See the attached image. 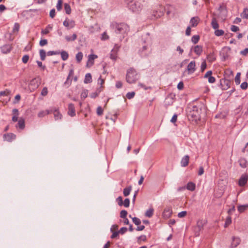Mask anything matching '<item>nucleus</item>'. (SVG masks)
I'll return each mask as SVG.
<instances>
[{"mask_svg":"<svg viewBox=\"0 0 248 248\" xmlns=\"http://www.w3.org/2000/svg\"><path fill=\"white\" fill-rule=\"evenodd\" d=\"M110 27L116 33L122 34L124 37L129 30L128 25L124 23L113 22L111 23Z\"/></svg>","mask_w":248,"mask_h":248,"instance_id":"obj_1","label":"nucleus"},{"mask_svg":"<svg viewBox=\"0 0 248 248\" xmlns=\"http://www.w3.org/2000/svg\"><path fill=\"white\" fill-rule=\"evenodd\" d=\"M139 78V76L134 68H130L127 70L126 80L128 83L132 84L135 83Z\"/></svg>","mask_w":248,"mask_h":248,"instance_id":"obj_2","label":"nucleus"},{"mask_svg":"<svg viewBox=\"0 0 248 248\" xmlns=\"http://www.w3.org/2000/svg\"><path fill=\"white\" fill-rule=\"evenodd\" d=\"M129 8L134 12H139L142 9V5L138 2L134 0H125Z\"/></svg>","mask_w":248,"mask_h":248,"instance_id":"obj_3","label":"nucleus"},{"mask_svg":"<svg viewBox=\"0 0 248 248\" xmlns=\"http://www.w3.org/2000/svg\"><path fill=\"white\" fill-rule=\"evenodd\" d=\"M201 110L196 106H193L192 109L189 112L188 117L192 118V121H197L200 118Z\"/></svg>","mask_w":248,"mask_h":248,"instance_id":"obj_4","label":"nucleus"},{"mask_svg":"<svg viewBox=\"0 0 248 248\" xmlns=\"http://www.w3.org/2000/svg\"><path fill=\"white\" fill-rule=\"evenodd\" d=\"M165 11L166 9L164 6L159 5L153 10L152 16L155 18H159L164 15Z\"/></svg>","mask_w":248,"mask_h":248,"instance_id":"obj_5","label":"nucleus"},{"mask_svg":"<svg viewBox=\"0 0 248 248\" xmlns=\"http://www.w3.org/2000/svg\"><path fill=\"white\" fill-rule=\"evenodd\" d=\"M40 83L41 79L39 77L34 78L31 80L29 84V88L31 90L33 91L39 86Z\"/></svg>","mask_w":248,"mask_h":248,"instance_id":"obj_6","label":"nucleus"},{"mask_svg":"<svg viewBox=\"0 0 248 248\" xmlns=\"http://www.w3.org/2000/svg\"><path fill=\"white\" fill-rule=\"evenodd\" d=\"M120 46L118 45H115L111 51L110 58L113 61H116L118 58V52L119 50Z\"/></svg>","mask_w":248,"mask_h":248,"instance_id":"obj_7","label":"nucleus"},{"mask_svg":"<svg viewBox=\"0 0 248 248\" xmlns=\"http://www.w3.org/2000/svg\"><path fill=\"white\" fill-rule=\"evenodd\" d=\"M205 223L202 220H198L197 225L194 228L195 235L196 236H199L200 232L203 229Z\"/></svg>","mask_w":248,"mask_h":248,"instance_id":"obj_8","label":"nucleus"},{"mask_svg":"<svg viewBox=\"0 0 248 248\" xmlns=\"http://www.w3.org/2000/svg\"><path fill=\"white\" fill-rule=\"evenodd\" d=\"M151 52V49L147 45H144L142 46L141 49H140L139 53L142 56H146Z\"/></svg>","mask_w":248,"mask_h":248,"instance_id":"obj_9","label":"nucleus"},{"mask_svg":"<svg viewBox=\"0 0 248 248\" xmlns=\"http://www.w3.org/2000/svg\"><path fill=\"white\" fill-rule=\"evenodd\" d=\"M3 137L4 141L11 142L12 141L16 139V136L13 133H8L4 134Z\"/></svg>","mask_w":248,"mask_h":248,"instance_id":"obj_10","label":"nucleus"},{"mask_svg":"<svg viewBox=\"0 0 248 248\" xmlns=\"http://www.w3.org/2000/svg\"><path fill=\"white\" fill-rule=\"evenodd\" d=\"M63 25L66 27L67 29H70L74 27L75 23L73 20L66 19L63 21Z\"/></svg>","mask_w":248,"mask_h":248,"instance_id":"obj_11","label":"nucleus"},{"mask_svg":"<svg viewBox=\"0 0 248 248\" xmlns=\"http://www.w3.org/2000/svg\"><path fill=\"white\" fill-rule=\"evenodd\" d=\"M196 63L195 61H191L187 66V70L189 74L193 73L196 70Z\"/></svg>","mask_w":248,"mask_h":248,"instance_id":"obj_12","label":"nucleus"},{"mask_svg":"<svg viewBox=\"0 0 248 248\" xmlns=\"http://www.w3.org/2000/svg\"><path fill=\"white\" fill-rule=\"evenodd\" d=\"M68 114L70 116L73 117L76 115L75 108L73 104H69L68 108Z\"/></svg>","mask_w":248,"mask_h":248,"instance_id":"obj_13","label":"nucleus"},{"mask_svg":"<svg viewBox=\"0 0 248 248\" xmlns=\"http://www.w3.org/2000/svg\"><path fill=\"white\" fill-rule=\"evenodd\" d=\"M248 180V176L246 175H242L239 180V185L240 186H245Z\"/></svg>","mask_w":248,"mask_h":248,"instance_id":"obj_14","label":"nucleus"},{"mask_svg":"<svg viewBox=\"0 0 248 248\" xmlns=\"http://www.w3.org/2000/svg\"><path fill=\"white\" fill-rule=\"evenodd\" d=\"M240 239L238 237H233L232 238V241L231 244L232 248H236L240 243Z\"/></svg>","mask_w":248,"mask_h":248,"instance_id":"obj_15","label":"nucleus"},{"mask_svg":"<svg viewBox=\"0 0 248 248\" xmlns=\"http://www.w3.org/2000/svg\"><path fill=\"white\" fill-rule=\"evenodd\" d=\"M52 112V109L48 110L46 109L45 110H41L38 113V116L39 118L43 117Z\"/></svg>","mask_w":248,"mask_h":248,"instance_id":"obj_16","label":"nucleus"},{"mask_svg":"<svg viewBox=\"0 0 248 248\" xmlns=\"http://www.w3.org/2000/svg\"><path fill=\"white\" fill-rule=\"evenodd\" d=\"M193 51L198 56H200L202 52V46L197 45L193 47Z\"/></svg>","mask_w":248,"mask_h":248,"instance_id":"obj_17","label":"nucleus"},{"mask_svg":"<svg viewBox=\"0 0 248 248\" xmlns=\"http://www.w3.org/2000/svg\"><path fill=\"white\" fill-rule=\"evenodd\" d=\"M189 160L188 155H185L181 160V164L182 167H186L188 165Z\"/></svg>","mask_w":248,"mask_h":248,"instance_id":"obj_18","label":"nucleus"},{"mask_svg":"<svg viewBox=\"0 0 248 248\" xmlns=\"http://www.w3.org/2000/svg\"><path fill=\"white\" fill-rule=\"evenodd\" d=\"M13 116L12 117V121L14 122L17 121L18 116L19 115L18 110L16 108H14L12 110Z\"/></svg>","mask_w":248,"mask_h":248,"instance_id":"obj_19","label":"nucleus"},{"mask_svg":"<svg viewBox=\"0 0 248 248\" xmlns=\"http://www.w3.org/2000/svg\"><path fill=\"white\" fill-rule=\"evenodd\" d=\"M12 47L10 45H6L1 47V51L3 53L6 54L11 50Z\"/></svg>","mask_w":248,"mask_h":248,"instance_id":"obj_20","label":"nucleus"},{"mask_svg":"<svg viewBox=\"0 0 248 248\" xmlns=\"http://www.w3.org/2000/svg\"><path fill=\"white\" fill-rule=\"evenodd\" d=\"M172 211L170 209H165L163 213V217L164 218H168L170 217L171 215Z\"/></svg>","mask_w":248,"mask_h":248,"instance_id":"obj_21","label":"nucleus"},{"mask_svg":"<svg viewBox=\"0 0 248 248\" xmlns=\"http://www.w3.org/2000/svg\"><path fill=\"white\" fill-rule=\"evenodd\" d=\"M104 79L100 77L98 79V84L100 85V88L97 90V91H98V93H100L102 91L103 88H104L103 85L104 84Z\"/></svg>","mask_w":248,"mask_h":248,"instance_id":"obj_22","label":"nucleus"},{"mask_svg":"<svg viewBox=\"0 0 248 248\" xmlns=\"http://www.w3.org/2000/svg\"><path fill=\"white\" fill-rule=\"evenodd\" d=\"M92 82V75L90 73H87L85 75L84 82L86 84L90 83Z\"/></svg>","mask_w":248,"mask_h":248,"instance_id":"obj_23","label":"nucleus"},{"mask_svg":"<svg viewBox=\"0 0 248 248\" xmlns=\"http://www.w3.org/2000/svg\"><path fill=\"white\" fill-rule=\"evenodd\" d=\"M16 127H19L21 129H23L25 127V121L22 118H20L18 121V123L16 125Z\"/></svg>","mask_w":248,"mask_h":248,"instance_id":"obj_24","label":"nucleus"},{"mask_svg":"<svg viewBox=\"0 0 248 248\" xmlns=\"http://www.w3.org/2000/svg\"><path fill=\"white\" fill-rule=\"evenodd\" d=\"M239 163L240 166L243 168H246L248 165L247 161L244 158H240L239 160Z\"/></svg>","mask_w":248,"mask_h":248,"instance_id":"obj_25","label":"nucleus"},{"mask_svg":"<svg viewBox=\"0 0 248 248\" xmlns=\"http://www.w3.org/2000/svg\"><path fill=\"white\" fill-rule=\"evenodd\" d=\"M199 18L197 17H192L190 20V24L192 27H196L199 23Z\"/></svg>","mask_w":248,"mask_h":248,"instance_id":"obj_26","label":"nucleus"},{"mask_svg":"<svg viewBox=\"0 0 248 248\" xmlns=\"http://www.w3.org/2000/svg\"><path fill=\"white\" fill-rule=\"evenodd\" d=\"M55 120H57L62 118V115L57 109L52 110Z\"/></svg>","mask_w":248,"mask_h":248,"instance_id":"obj_27","label":"nucleus"},{"mask_svg":"<svg viewBox=\"0 0 248 248\" xmlns=\"http://www.w3.org/2000/svg\"><path fill=\"white\" fill-rule=\"evenodd\" d=\"M132 189V186H128L125 188H124L123 191V193L124 196L126 197L128 196L130 193V191Z\"/></svg>","mask_w":248,"mask_h":248,"instance_id":"obj_28","label":"nucleus"},{"mask_svg":"<svg viewBox=\"0 0 248 248\" xmlns=\"http://www.w3.org/2000/svg\"><path fill=\"white\" fill-rule=\"evenodd\" d=\"M77 38V35L76 33H74L72 36H66L65 38L67 42L74 41Z\"/></svg>","mask_w":248,"mask_h":248,"instance_id":"obj_29","label":"nucleus"},{"mask_svg":"<svg viewBox=\"0 0 248 248\" xmlns=\"http://www.w3.org/2000/svg\"><path fill=\"white\" fill-rule=\"evenodd\" d=\"M248 208V204L240 205L238 206V210L240 213H242Z\"/></svg>","mask_w":248,"mask_h":248,"instance_id":"obj_30","label":"nucleus"},{"mask_svg":"<svg viewBox=\"0 0 248 248\" xmlns=\"http://www.w3.org/2000/svg\"><path fill=\"white\" fill-rule=\"evenodd\" d=\"M211 25L213 29L216 30L219 27V25L217 23V19L215 18H213L212 20Z\"/></svg>","mask_w":248,"mask_h":248,"instance_id":"obj_31","label":"nucleus"},{"mask_svg":"<svg viewBox=\"0 0 248 248\" xmlns=\"http://www.w3.org/2000/svg\"><path fill=\"white\" fill-rule=\"evenodd\" d=\"M186 188L191 191H194L195 189V185L192 182H189L186 186Z\"/></svg>","mask_w":248,"mask_h":248,"instance_id":"obj_32","label":"nucleus"},{"mask_svg":"<svg viewBox=\"0 0 248 248\" xmlns=\"http://www.w3.org/2000/svg\"><path fill=\"white\" fill-rule=\"evenodd\" d=\"M61 58L63 61H66L69 57L68 53L65 51H62L61 53Z\"/></svg>","mask_w":248,"mask_h":248,"instance_id":"obj_33","label":"nucleus"},{"mask_svg":"<svg viewBox=\"0 0 248 248\" xmlns=\"http://www.w3.org/2000/svg\"><path fill=\"white\" fill-rule=\"evenodd\" d=\"M52 27L51 25H48L45 29L42 30L41 31V33L43 35L47 34L49 32V31L51 30Z\"/></svg>","mask_w":248,"mask_h":248,"instance_id":"obj_34","label":"nucleus"},{"mask_svg":"<svg viewBox=\"0 0 248 248\" xmlns=\"http://www.w3.org/2000/svg\"><path fill=\"white\" fill-rule=\"evenodd\" d=\"M154 210L152 207L150 208L145 213V216L148 217H151L153 216Z\"/></svg>","mask_w":248,"mask_h":248,"instance_id":"obj_35","label":"nucleus"},{"mask_svg":"<svg viewBox=\"0 0 248 248\" xmlns=\"http://www.w3.org/2000/svg\"><path fill=\"white\" fill-rule=\"evenodd\" d=\"M241 16L243 18L248 19V9L245 8L241 14Z\"/></svg>","mask_w":248,"mask_h":248,"instance_id":"obj_36","label":"nucleus"},{"mask_svg":"<svg viewBox=\"0 0 248 248\" xmlns=\"http://www.w3.org/2000/svg\"><path fill=\"white\" fill-rule=\"evenodd\" d=\"M76 60L78 63L80 62L81 61V60L83 58L82 53L81 52H78L76 56Z\"/></svg>","mask_w":248,"mask_h":248,"instance_id":"obj_37","label":"nucleus"},{"mask_svg":"<svg viewBox=\"0 0 248 248\" xmlns=\"http://www.w3.org/2000/svg\"><path fill=\"white\" fill-rule=\"evenodd\" d=\"M40 58L42 61H44L46 57V52L44 49H41L39 51Z\"/></svg>","mask_w":248,"mask_h":248,"instance_id":"obj_38","label":"nucleus"},{"mask_svg":"<svg viewBox=\"0 0 248 248\" xmlns=\"http://www.w3.org/2000/svg\"><path fill=\"white\" fill-rule=\"evenodd\" d=\"M97 58V56L94 54H91L89 56L88 62H91L92 64H93V61L95 59Z\"/></svg>","mask_w":248,"mask_h":248,"instance_id":"obj_39","label":"nucleus"},{"mask_svg":"<svg viewBox=\"0 0 248 248\" xmlns=\"http://www.w3.org/2000/svg\"><path fill=\"white\" fill-rule=\"evenodd\" d=\"M64 9L67 14H70L71 12V9L70 5L68 3L64 4Z\"/></svg>","mask_w":248,"mask_h":248,"instance_id":"obj_40","label":"nucleus"},{"mask_svg":"<svg viewBox=\"0 0 248 248\" xmlns=\"http://www.w3.org/2000/svg\"><path fill=\"white\" fill-rule=\"evenodd\" d=\"M200 36L199 35H195L192 36L191 41L194 44H196L198 42Z\"/></svg>","mask_w":248,"mask_h":248,"instance_id":"obj_41","label":"nucleus"},{"mask_svg":"<svg viewBox=\"0 0 248 248\" xmlns=\"http://www.w3.org/2000/svg\"><path fill=\"white\" fill-rule=\"evenodd\" d=\"M224 31L222 30H216L215 31V34L217 36H220L224 34Z\"/></svg>","mask_w":248,"mask_h":248,"instance_id":"obj_42","label":"nucleus"},{"mask_svg":"<svg viewBox=\"0 0 248 248\" xmlns=\"http://www.w3.org/2000/svg\"><path fill=\"white\" fill-rule=\"evenodd\" d=\"M235 82L237 85H239L240 83V73H238L234 79Z\"/></svg>","mask_w":248,"mask_h":248,"instance_id":"obj_43","label":"nucleus"},{"mask_svg":"<svg viewBox=\"0 0 248 248\" xmlns=\"http://www.w3.org/2000/svg\"><path fill=\"white\" fill-rule=\"evenodd\" d=\"M135 95V93L134 92H128L126 94V97L128 99H131L134 97Z\"/></svg>","mask_w":248,"mask_h":248,"instance_id":"obj_44","label":"nucleus"},{"mask_svg":"<svg viewBox=\"0 0 248 248\" xmlns=\"http://www.w3.org/2000/svg\"><path fill=\"white\" fill-rule=\"evenodd\" d=\"M19 27H20V25L18 23H16L14 25V28L13 29V32L14 33L15 32H17L19 31Z\"/></svg>","mask_w":248,"mask_h":248,"instance_id":"obj_45","label":"nucleus"},{"mask_svg":"<svg viewBox=\"0 0 248 248\" xmlns=\"http://www.w3.org/2000/svg\"><path fill=\"white\" fill-rule=\"evenodd\" d=\"M232 223V219L231 217H228L225 221V223L224 224V227L226 228L231 223Z\"/></svg>","mask_w":248,"mask_h":248,"instance_id":"obj_46","label":"nucleus"},{"mask_svg":"<svg viewBox=\"0 0 248 248\" xmlns=\"http://www.w3.org/2000/svg\"><path fill=\"white\" fill-rule=\"evenodd\" d=\"M62 0H58L56 5L57 9L60 11L62 8Z\"/></svg>","mask_w":248,"mask_h":248,"instance_id":"obj_47","label":"nucleus"},{"mask_svg":"<svg viewBox=\"0 0 248 248\" xmlns=\"http://www.w3.org/2000/svg\"><path fill=\"white\" fill-rule=\"evenodd\" d=\"M10 93V91L8 90H6L4 91L0 92V96H8Z\"/></svg>","mask_w":248,"mask_h":248,"instance_id":"obj_48","label":"nucleus"},{"mask_svg":"<svg viewBox=\"0 0 248 248\" xmlns=\"http://www.w3.org/2000/svg\"><path fill=\"white\" fill-rule=\"evenodd\" d=\"M133 222L136 225H139L141 223L140 220L136 217L132 218Z\"/></svg>","mask_w":248,"mask_h":248,"instance_id":"obj_49","label":"nucleus"},{"mask_svg":"<svg viewBox=\"0 0 248 248\" xmlns=\"http://www.w3.org/2000/svg\"><path fill=\"white\" fill-rule=\"evenodd\" d=\"M96 113L99 116H101L103 114V109L100 106L97 107L96 110Z\"/></svg>","mask_w":248,"mask_h":248,"instance_id":"obj_50","label":"nucleus"},{"mask_svg":"<svg viewBox=\"0 0 248 248\" xmlns=\"http://www.w3.org/2000/svg\"><path fill=\"white\" fill-rule=\"evenodd\" d=\"M48 93V90L46 87H44L41 91V95L43 96H46Z\"/></svg>","mask_w":248,"mask_h":248,"instance_id":"obj_51","label":"nucleus"},{"mask_svg":"<svg viewBox=\"0 0 248 248\" xmlns=\"http://www.w3.org/2000/svg\"><path fill=\"white\" fill-rule=\"evenodd\" d=\"M29 60V56L28 55H25L23 56L22 59V62L24 63H26L28 62V61Z\"/></svg>","mask_w":248,"mask_h":248,"instance_id":"obj_52","label":"nucleus"},{"mask_svg":"<svg viewBox=\"0 0 248 248\" xmlns=\"http://www.w3.org/2000/svg\"><path fill=\"white\" fill-rule=\"evenodd\" d=\"M127 212L125 210H122L120 213V217L122 218H125L126 217Z\"/></svg>","mask_w":248,"mask_h":248,"instance_id":"obj_53","label":"nucleus"},{"mask_svg":"<svg viewBox=\"0 0 248 248\" xmlns=\"http://www.w3.org/2000/svg\"><path fill=\"white\" fill-rule=\"evenodd\" d=\"M116 201H117L119 205L122 206L123 205V198L122 197H121V196L118 197L117 198Z\"/></svg>","mask_w":248,"mask_h":248,"instance_id":"obj_54","label":"nucleus"},{"mask_svg":"<svg viewBox=\"0 0 248 248\" xmlns=\"http://www.w3.org/2000/svg\"><path fill=\"white\" fill-rule=\"evenodd\" d=\"M206 63L205 61H203L201 64V71L203 72L204 70L206 68Z\"/></svg>","mask_w":248,"mask_h":248,"instance_id":"obj_55","label":"nucleus"},{"mask_svg":"<svg viewBox=\"0 0 248 248\" xmlns=\"http://www.w3.org/2000/svg\"><path fill=\"white\" fill-rule=\"evenodd\" d=\"M129 204H130V201H129V199H127V198L125 199L124 201V202H123V205L125 207H128L129 206Z\"/></svg>","mask_w":248,"mask_h":248,"instance_id":"obj_56","label":"nucleus"},{"mask_svg":"<svg viewBox=\"0 0 248 248\" xmlns=\"http://www.w3.org/2000/svg\"><path fill=\"white\" fill-rule=\"evenodd\" d=\"M187 214L186 211H182L178 213V217L182 218L185 217Z\"/></svg>","mask_w":248,"mask_h":248,"instance_id":"obj_57","label":"nucleus"},{"mask_svg":"<svg viewBox=\"0 0 248 248\" xmlns=\"http://www.w3.org/2000/svg\"><path fill=\"white\" fill-rule=\"evenodd\" d=\"M231 30L232 31L236 32L239 30V28L236 26L232 25L231 26Z\"/></svg>","mask_w":248,"mask_h":248,"instance_id":"obj_58","label":"nucleus"},{"mask_svg":"<svg viewBox=\"0 0 248 248\" xmlns=\"http://www.w3.org/2000/svg\"><path fill=\"white\" fill-rule=\"evenodd\" d=\"M47 44V41L46 39H42L41 40L39 44L41 46H44Z\"/></svg>","mask_w":248,"mask_h":248,"instance_id":"obj_59","label":"nucleus"},{"mask_svg":"<svg viewBox=\"0 0 248 248\" xmlns=\"http://www.w3.org/2000/svg\"><path fill=\"white\" fill-rule=\"evenodd\" d=\"M115 86L117 89L121 88L123 86V83L120 81H117L116 82Z\"/></svg>","mask_w":248,"mask_h":248,"instance_id":"obj_60","label":"nucleus"},{"mask_svg":"<svg viewBox=\"0 0 248 248\" xmlns=\"http://www.w3.org/2000/svg\"><path fill=\"white\" fill-rule=\"evenodd\" d=\"M88 95V91L87 90H84L81 93V97L82 98H85Z\"/></svg>","mask_w":248,"mask_h":248,"instance_id":"obj_61","label":"nucleus"},{"mask_svg":"<svg viewBox=\"0 0 248 248\" xmlns=\"http://www.w3.org/2000/svg\"><path fill=\"white\" fill-rule=\"evenodd\" d=\"M208 80L209 83H213L215 82L216 79L214 77L211 76V77L208 78Z\"/></svg>","mask_w":248,"mask_h":248,"instance_id":"obj_62","label":"nucleus"},{"mask_svg":"<svg viewBox=\"0 0 248 248\" xmlns=\"http://www.w3.org/2000/svg\"><path fill=\"white\" fill-rule=\"evenodd\" d=\"M248 86V83L246 82H243L241 85V88L243 90H245V89H247Z\"/></svg>","mask_w":248,"mask_h":248,"instance_id":"obj_63","label":"nucleus"},{"mask_svg":"<svg viewBox=\"0 0 248 248\" xmlns=\"http://www.w3.org/2000/svg\"><path fill=\"white\" fill-rule=\"evenodd\" d=\"M127 229L126 227H122L121 228V229L118 231L119 233H121L122 234L124 233L126 231Z\"/></svg>","mask_w":248,"mask_h":248,"instance_id":"obj_64","label":"nucleus"}]
</instances>
